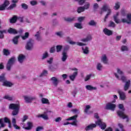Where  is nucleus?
Listing matches in <instances>:
<instances>
[{
  "label": "nucleus",
  "mask_w": 131,
  "mask_h": 131,
  "mask_svg": "<svg viewBox=\"0 0 131 131\" xmlns=\"http://www.w3.org/2000/svg\"><path fill=\"white\" fill-rule=\"evenodd\" d=\"M119 16V13L117 12L116 14L114 15L113 19L114 21H115V23L117 24H119V23H127V24H131V14H129L127 15L126 18H122L121 21L119 18H118V16Z\"/></svg>",
  "instance_id": "f257e3e1"
},
{
  "label": "nucleus",
  "mask_w": 131,
  "mask_h": 131,
  "mask_svg": "<svg viewBox=\"0 0 131 131\" xmlns=\"http://www.w3.org/2000/svg\"><path fill=\"white\" fill-rule=\"evenodd\" d=\"M20 103H11L9 105V108L10 110H13L12 112V115L15 116L19 114L20 111Z\"/></svg>",
  "instance_id": "f03ea898"
},
{
  "label": "nucleus",
  "mask_w": 131,
  "mask_h": 131,
  "mask_svg": "<svg viewBox=\"0 0 131 131\" xmlns=\"http://www.w3.org/2000/svg\"><path fill=\"white\" fill-rule=\"evenodd\" d=\"M107 13L106 14L104 17V22H106V20H107L109 16H110L111 14V9L110 8V6H109V5L107 4L104 5L102 8H101V11L100 12V14H103V12H107Z\"/></svg>",
  "instance_id": "7ed1b4c3"
},
{
  "label": "nucleus",
  "mask_w": 131,
  "mask_h": 131,
  "mask_svg": "<svg viewBox=\"0 0 131 131\" xmlns=\"http://www.w3.org/2000/svg\"><path fill=\"white\" fill-rule=\"evenodd\" d=\"M118 107L119 109H120L122 111H117V114L120 118H122L123 119H125V118H127V116L125 115L124 114V111L125 110L124 109V107L123 106V104H119Z\"/></svg>",
  "instance_id": "20e7f679"
},
{
  "label": "nucleus",
  "mask_w": 131,
  "mask_h": 131,
  "mask_svg": "<svg viewBox=\"0 0 131 131\" xmlns=\"http://www.w3.org/2000/svg\"><path fill=\"white\" fill-rule=\"evenodd\" d=\"M25 48L27 51H32V50H33V48H34V40L29 39L27 42Z\"/></svg>",
  "instance_id": "39448f33"
},
{
  "label": "nucleus",
  "mask_w": 131,
  "mask_h": 131,
  "mask_svg": "<svg viewBox=\"0 0 131 131\" xmlns=\"http://www.w3.org/2000/svg\"><path fill=\"white\" fill-rule=\"evenodd\" d=\"M15 61L16 59L15 57H12L8 60L6 65V69L8 71H11V68H12V67L14 65V63H15Z\"/></svg>",
  "instance_id": "423d86ee"
},
{
  "label": "nucleus",
  "mask_w": 131,
  "mask_h": 131,
  "mask_svg": "<svg viewBox=\"0 0 131 131\" xmlns=\"http://www.w3.org/2000/svg\"><path fill=\"white\" fill-rule=\"evenodd\" d=\"M96 124L99 125L101 129H105L107 127V125L105 122L102 121V120L98 119L97 121L96 122Z\"/></svg>",
  "instance_id": "0eeeda50"
},
{
  "label": "nucleus",
  "mask_w": 131,
  "mask_h": 131,
  "mask_svg": "<svg viewBox=\"0 0 131 131\" xmlns=\"http://www.w3.org/2000/svg\"><path fill=\"white\" fill-rule=\"evenodd\" d=\"M24 98L26 103H31L32 101L36 100L35 96H24Z\"/></svg>",
  "instance_id": "6e6552de"
},
{
  "label": "nucleus",
  "mask_w": 131,
  "mask_h": 131,
  "mask_svg": "<svg viewBox=\"0 0 131 131\" xmlns=\"http://www.w3.org/2000/svg\"><path fill=\"white\" fill-rule=\"evenodd\" d=\"M48 112H52L51 111H47L46 112H44L42 114H39L37 116L38 118H43L44 120H49V116H48Z\"/></svg>",
  "instance_id": "1a4fd4ad"
},
{
  "label": "nucleus",
  "mask_w": 131,
  "mask_h": 131,
  "mask_svg": "<svg viewBox=\"0 0 131 131\" xmlns=\"http://www.w3.org/2000/svg\"><path fill=\"white\" fill-rule=\"evenodd\" d=\"M116 107V105L115 104L110 102L106 104L105 109L106 110H111L112 111H114V110H115Z\"/></svg>",
  "instance_id": "9d476101"
},
{
  "label": "nucleus",
  "mask_w": 131,
  "mask_h": 131,
  "mask_svg": "<svg viewBox=\"0 0 131 131\" xmlns=\"http://www.w3.org/2000/svg\"><path fill=\"white\" fill-rule=\"evenodd\" d=\"M118 94H119L120 99L122 101H124L126 99V95H125V93L123 92V91L121 90H118Z\"/></svg>",
  "instance_id": "9b49d317"
},
{
  "label": "nucleus",
  "mask_w": 131,
  "mask_h": 131,
  "mask_svg": "<svg viewBox=\"0 0 131 131\" xmlns=\"http://www.w3.org/2000/svg\"><path fill=\"white\" fill-rule=\"evenodd\" d=\"M50 80L52 81V84H53L55 88L58 86V84H59V82H60V81L55 77H52Z\"/></svg>",
  "instance_id": "f8f14e48"
},
{
  "label": "nucleus",
  "mask_w": 131,
  "mask_h": 131,
  "mask_svg": "<svg viewBox=\"0 0 131 131\" xmlns=\"http://www.w3.org/2000/svg\"><path fill=\"white\" fill-rule=\"evenodd\" d=\"M9 5H10L9 1L5 0L4 3L0 5V11H4V10H6V8H7Z\"/></svg>",
  "instance_id": "ddd939ff"
},
{
  "label": "nucleus",
  "mask_w": 131,
  "mask_h": 131,
  "mask_svg": "<svg viewBox=\"0 0 131 131\" xmlns=\"http://www.w3.org/2000/svg\"><path fill=\"white\" fill-rule=\"evenodd\" d=\"M17 59L19 63L23 64L24 61L26 60V56L24 54H19Z\"/></svg>",
  "instance_id": "4468645a"
},
{
  "label": "nucleus",
  "mask_w": 131,
  "mask_h": 131,
  "mask_svg": "<svg viewBox=\"0 0 131 131\" xmlns=\"http://www.w3.org/2000/svg\"><path fill=\"white\" fill-rule=\"evenodd\" d=\"M61 60L62 62H66L68 58V52H62Z\"/></svg>",
  "instance_id": "2eb2a0df"
},
{
  "label": "nucleus",
  "mask_w": 131,
  "mask_h": 131,
  "mask_svg": "<svg viewBox=\"0 0 131 131\" xmlns=\"http://www.w3.org/2000/svg\"><path fill=\"white\" fill-rule=\"evenodd\" d=\"M114 74L115 77L117 78V79H119V80H122L123 82H125V81H126V78H125V77H124L123 75L121 76H119L118 74L116 73H114Z\"/></svg>",
  "instance_id": "dca6fc26"
},
{
  "label": "nucleus",
  "mask_w": 131,
  "mask_h": 131,
  "mask_svg": "<svg viewBox=\"0 0 131 131\" xmlns=\"http://www.w3.org/2000/svg\"><path fill=\"white\" fill-rule=\"evenodd\" d=\"M103 32H104L105 35H107L108 36H110V35H112V34H113V32L107 28H104L103 30Z\"/></svg>",
  "instance_id": "f3484780"
},
{
  "label": "nucleus",
  "mask_w": 131,
  "mask_h": 131,
  "mask_svg": "<svg viewBox=\"0 0 131 131\" xmlns=\"http://www.w3.org/2000/svg\"><path fill=\"white\" fill-rule=\"evenodd\" d=\"M27 127H23L25 129L27 130H30L32 128V126H33V124L31 122H28L27 123Z\"/></svg>",
  "instance_id": "a211bd4d"
},
{
  "label": "nucleus",
  "mask_w": 131,
  "mask_h": 131,
  "mask_svg": "<svg viewBox=\"0 0 131 131\" xmlns=\"http://www.w3.org/2000/svg\"><path fill=\"white\" fill-rule=\"evenodd\" d=\"M78 74V71H75L73 73V74L69 76L70 79L72 80V81H74V79L76 78Z\"/></svg>",
  "instance_id": "6ab92c4d"
},
{
  "label": "nucleus",
  "mask_w": 131,
  "mask_h": 131,
  "mask_svg": "<svg viewBox=\"0 0 131 131\" xmlns=\"http://www.w3.org/2000/svg\"><path fill=\"white\" fill-rule=\"evenodd\" d=\"M97 124H91L89 125L85 128V130H91V129H93L95 127H96Z\"/></svg>",
  "instance_id": "aec40b11"
},
{
  "label": "nucleus",
  "mask_w": 131,
  "mask_h": 131,
  "mask_svg": "<svg viewBox=\"0 0 131 131\" xmlns=\"http://www.w3.org/2000/svg\"><path fill=\"white\" fill-rule=\"evenodd\" d=\"M75 19H76V18L75 17H64V20L66 22H69V23H71V22H73V21H75Z\"/></svg>",
  "instance_id": "412c9836"
},
{
  "label": "nucleus",
  "mask_w": 131,
  "mask_h": 131,
  "mask_svg": "<svg viewBox=\"0 0 131 131\" xmlns=\"http://www.w3.org/2000/svg\"><path fill=\"white\" fill-rule=\"evenodd\" d=\"M101 62H102L103 64H108V58L105 54L102 55L101 57Z\"/></svg>",
  "instance_id": "4be33fe9"
},
{
  "label": "nucleus",
  "mask_w": 131,
  "mask_h": 131,
  "mask_svg": "<svg viewBox=\"0 0 131 131\" xmlns=\"http://www.w3.org/2000/svg\"><path fill=\"white\" fill-rule=\"evenodd\" d=\"M69 43H70L71 45H77V46H79V47H82L83 46H86V44L85 43H83L82 42H74L73 41H70L69 42Z\"/></svg>",
  "instance_id": "5701e85b"
},
{
  "label": "nucleus",
  "mask_w": 131,
  "mask_h": 131,
  "mask_svg": "<svg viewBox=\"0 0 131 131\" xmlns=\"http://www.w3.org/2000/svg\"><path fill=\"white\" fill-rule=\"evenodd\" d=\"M3 120L4 121V122H5V123H8V127H9L10 128H12V124L11 123L10 119H9L8 117H5L3 119Z\"/></svg>",
  "instance_id": "b1692460"
},
{
  "label": "nucleus",
  "mask_w": 131,
  "mask_h": 131,
  "mask_svg": "<svg viewBox=\"0 0 131 131\" xmlns=\"http://www.w3.org/2000/svg\"><path fill=\"white\" fill-rule=\"evenodd\" d=\"M7 32L10 33V34H17L18 33V32L16 29H13L12 28H10L8 30Z\"/></svg>",
  "instance_id": "393cba45"
},
{
  "label": "nucleus",
  "mask_w": 131,
  "mask_h": 131,
  "mask_svg": "<svg viewBox=\"0 0 131 131\" xmlns=\"http://www.w3.org/2000/svg\"><path fill=\"white\" fill-rule=\"evenodd\" d=\"M85 89L88 91H96L97 87H94L91 85H87L85 86Z\"/></svg>",
  "instance_id": "a878e982"
},
{
  "label": "nucleus",
  "mask_w": 131,
  "mask_h": 131,
  "mask_svg": "<svg viewBox=\"0 0 131 131\" xmlns=\"http://www.w3.org/2000/svg\"><path fill=\"white\" fill-rule=\"evenodd\" d=\"M82 50L83 54L85 55H88V54L90 53V50H89V47H82Z\"/></svg>",
  "instance_id": "bb28decb"
},
{
  "label": "nucleus",
  "mask_w": 131,
  "mask_h": 131,
  "mask_svg": "<svg viewBox=\"0 0 131 131\" xmlns=\"http://www.w3.org/2000/svg\"><path fill=\"white\" fill-rule=\"evenodd\" d=\"M18 19V16L17 15H13V17L10 19V23H16Z\"/></svg>",
  "instance_id": "cd10ccee"
},
{
  "label": "nucleus",
  "mask_w": 131,
  "mask_h": 131,
  "mask_svg": "<svg viewBox=\"0 0 131 131\" xmlns=\"http://www.w3.org/2000/svg\"><path fill=\"white\" fill-rule=\"evenodd\" d=\"M96 69L98 71H102L103 70V64L100 62H98L96 64Z\"/></svg>",
  "instance_id": "c85d7f7f"
},
{
  "label": "nucleus",
  "mask_w": 131,
  "mask_h": 131,
  "mask_svg": "<svg viewBox=\"0 0 131 131\" xmlns=\"http://www.w3.org/2000/svg\"><path fill=\"white\" fill-rule=\"evenodd\" d=\"M129 85H130V80H129L127 82H126L124 86V90L125 91H127V90H128V89L129 88Z\"/></svg>",
  "instance_id": "c756f323"
},
{
  "label": "nucleus",
  "mask_w": 131,
  "mask_h": 131,
  "mask_svg": "<svg viewBox=\"0 0 131 131\" xmlns=\"http://www.w3.org/2000/svg\"><path fill=\"white\" fill-rule=\"evenodd\" d=\"M92 36L89 35L87 36V37L84 39H82L81 41H83V42H86L88 41H90V40H92Z\"/></svg>",
  "instance_id": "7c9ffc66"
},
{
  "label": "nucleus",
  "mask_w": 131,
  "mask_h": 131,
  "mask_svg": "<svg viewBox=\"0 0 131 131\" xmlns=\"http://www.w3.org/2000/svg\"><path fill=\"white\" fill-rule=\"evenodd\" d=\"M19 37L20 36H16L15 37H14L12 39V42H13L14 45H17L19 42Z\"/></svg>",
  "instance_id": "2f4dec72"
},
{
  "label": "nucleus",
  "mask_w": 131,
  "mask_h": 131,
  "mask_svg": "<svg viewBox=\"0 0 131 131\" xmlns=\"http://www.w3.org/2000/svg\"><path fill=\"white\" fill-rule=\"evenodd\" d=\"M4 33H8L7 30H3L0 32V39H4L5 38V35Z\"/></svg>",
  "instance_id": "473e14b6"
},
{
  "label": "nucleus",
  "mask_w": 131,
  "mask_h": 131,
  "mask_svg": "<svg viewBox=\"0 0 131 131\" xmlns=\"http://www.w3.org/2000/svg\"><path fill=\"white\" fill-rule=\"evenodd\" d=\"M3 85H4V86H8L10 88L11 86H12V85H13V84L6 80L5 81L3 82Z\"/></svg>",
  "instance_id": "72a5a7b5"
},
{
  "label": "nucleus",
  "mask_w": 131,
  "mask_h": 131,
  "mask_svg": "<svg viewBox=\"0 0 131 131\" xmlns=\"http://www.w3.org/2000/svg\"><path fill=\"white\" fill-rule=\"evenodd\" d=\"M94 76H95V75L93 74H90L89 75H88L87 76H86V77L84 78V81H88L90 80V79H91V78Z\"/></svg>",
  "instance_id": "f704fd0d"
},
{
  "label": "nucleus",
  "mask_w": 131,
  "mask_h": 131,
  "mask_svg": "<svg viewBox=\"0 0 131 131\" xmlns=\"http://www.w3.org/2000/svg\"><path fill=\"white\" fill-rule=\"evenodd\" d=\"M35 37H36V39L38 41H40L41 40V37L40 36V32H37L35 35Z\"/></svg>",
  "instance_id": "c9c22d12"
},
{
  "label": "nucleus",
  "mask_w": 131,
  "mask_h": 131,
  "mask_svg": "<svg viewBox=\"0 0 131 131\" xmlns=\"http://www.w3.org/2000/svg\"><path fill=\"white\" fill-rule=\"evenodd\" d=\"M41 102L42 104H50V101H49V99L45 98H42L41 99Z\"/></svg>",
  "instance_id": "e433bc0d"
},
{
  "label": "nucleus",
  "mask_w": 131,
  "mask_h": 131,
  "mask_svg": "<svg viewBox=\"0 0 131 131\" xmlns=\"http://www.w3.org/2000/svg\"><path fill=\"white\" fill-rule=\"evenodd\" d=\"M49 57V53L48 52H45L44 53L42 54V57H41V60H45L47 59V58H48Z\"/></svg>",
  "instance_id": "4c0bfd02"
},
{
  "label": "nucleus",
  "mask_w": 131,
  "mask_h": 131,
  "mask_svg": "<svg viewBox=\"0 0 131 131\" xmlns=\"http://www.w3.org/2000/svg\"><path fill=\"white\" fill-rule=\"evenodd\" d=\"M7 80L6 77L5 76V74H2L0 75V82H4Z\"/></svg>",
  "instance_id": "58836bf2"
},
{
  "label": "nucleus",
  "mask_w": 131,
  "mask_h": 131,
  "mask_svg": "<svg viewBox=\"0 0 131 131\" xmlns=\"http://www.w3.org/2000/svg\"><path fill=\"white\" fill-rule=\"evenodd\" d=\"M120 8V2H116L115 4V6L114 7V10H119Z\"/></svg>",
  "instance_id": "ea45409f"
},
{
  "label": "nucleus",
  "mask_w": 131,
  "mask_h": 131,
  "mask_svg": "<svg viewBox=\"0 0 131 131\" xmlns=\"http://www.w3.org/2000/svg\"><path fill=\"white\" fill-rule=\"evenodd\" d=\"M29 37V33L26 32L25 33L24 36H21V38L23 39V40H25V39H27Z\"/></svg>",
  "instance_id": "a19ab883"
},
{
  "label": "nucleus",
  "mask_w": 131,
  "mask_h": 131,
  "mask_svg": "<svg viewBox=\"0 0 131 131\" xmlns=\"http://www.w3.org/2000/svg\"><path fill=\"white\" fill-rule=\"evenodd\" d=\"M77 117H78V115H76L75 116H73L72 117H71L67 119V120H68V121H69V120H74V121H75V120H77L76 118H77Z\"/></svg>",
  "instance_id": "79ce46f5"
},
{
  "label": "nucleus",
  "mask_w": 131,
  "mask_h": 131,
  "mask_svg": "<svg viewBox=\"0 0 131 131\" xmlns=\"http://www.w3.org/2000/svg\"><path fill=\"white\" fill-rule=\"evenodd\" d=\"M88 24L90 25V26H96L97 23L95 21V20H92L89 21Z\"/></svg>",
  "instance_id": "37998d69"
},
{
  "label": "nucleus",
  "mask_w": 131,
  "mask_h": 131,
  "mask_svg": "<svg viewBox=\"0 0 131 131\" xmlns=\"http://www.w3.org/2000/svg\"><path fill=\"white\" fill-rule=\"evenodd\" d=\"M84 9L83 6L79 7L77 9V12L78 14H80V13H82V12H84Z\"/></svg>",
  "instance_id": "c03bdc74"
},
{
  "label": "nucleus",
  "mask_w": 131,
  "mask_h": 131,
  "mask_svg": "<svg viewBox=\"0 0 131 131\" xmlns=\"http://www.w3.org/2000/svg\"><path fill=\"white\" fill-rule=\"evenodd\" d=\"M47 74H48V71L44 70L39 76V77H43V76H46Z\"/></svg>",
  "instance_id": "a18cd8bd"
},
{
  "label": "nucleus",
  "mask_w": 131,
  "mask_h": 131,
  "mask_svg": "<svg viewBox=\"0 0 131 131\" xmlns=\"http://www.w3.org/2000/svg\"><path fill=\"white\" fill-rule=\"evenodd\" d=\"M75 27L78 28V29H82V26L81 25V23H77L75 24L74 25Z\"/></svg>",
  "instance_id": "49530a36"
},
{
  "label": "nucleus",
  "mask_w": 131,
  "mask_h": 131,
  "mask_svg": "<svg viewBox=\"0 0 131 131\" xmlns=\"http://www.w3.org/2000/svg\"><path fill=\"white\" fill-rule=\"evenodd\" d=\"M91 108V105H86L84 110V112L86 114H88L89 112V110H90Z\"/></svg>",
  "instance_id": "de8ad7c7"
},
{
  "label": "nucleus",
  "mask_w": 131,
  "mask_h": 131,
  "mask_svg": "<svg viewBox=\"0 0 131 131\" xmlns=\"http://www.w3.org/2000/svg\"><path fill=\"white\" fill-rule=\"evenodd\" d=\"M121 50L122 52H125L128 51V47L126 46H122L121 47Z\"/></svg>",
  "instance_id": "09e8293b"
},
{
  "label": "nucleus",
  "mask_w": 131,
  "mask_h": 131,
  "mask_svg": "<svg viewBox=\"0 0 131 131\" xmlns=\"http://www.w3.org/2000/svg\"><path fill=\"white\" fill-rule=\"evenodd\" d=\"M70 49V46L69 45H66L64 47L63 50L62 52H64L65 53H68V50Z\"/></svg>",
  "instance_id": "8fccbe9b"
},
{
  "label": "nucleus",
  "mask_w": 131,
  "mask_h": 131,
  "mask_svg": "<svg viewBox=\"0 0 131 131\" xmlns=\"http://www.w3.org/2000/svg\"><path fill=\"white\" fill-rule=\"evenodd\" d=\"M4 119L3 118H1L0 119V128H4L5 127V126H6V124H5V123H4Z\"/></svg>",
  "instance_id": "3c124183"
},
{
  "label": "nucleus",
  "mask_w": 131,
  "mask_h": 131,
  "mask_svg": "<svg viewBox=\"0 0 131 131\" xmlns=\"http://www.w3.org/2000/svg\"><path fill=\"white\" fill-rule=\"evenodd\" d=\"M90 6H91V4H90V3H86V4H85L84 5V6H83V8L84 10H89V9H90Z\"/></svg>",
  "instance_id": "603ef678"
},
{
  "label": "nucleus",
  "mask_w": 131,
  "mask_h": 131,
  "mask_svg": "<svg viewBox=\"0 0 131 131\" xmlns=\"http://www.w3.org/2000/svg\"><path fill=\"white\" fill-rule=\"evenodd\" d=\"M63 48V47L61 45H57L56 46V52L57 53H59V52H61V51L62 50V48Z\"/></svg>",
  "instance_id": "864d4df0"
},
{
  "label": "nucleus",
  "mask_w": 131,
  "mask_h": 131,
  "mask_svg": "<svg viewBox=\"0 0 131 131\" xmlns=\"http://www.w3.org/2000/svg\"><path fill=\"white\" fill-rule=\"evenodd\" d=\"M117 73L118 74V75L119 76H122V75H123V72H122V71H121V70H120V69H117Z\"/></svg>",
  "instance_id": "5fc2aeb1"
},
{
  "label": "nucleus",
  "mask_w": 131,
  "mask_h": 131,
  "mask_svg": "<svg viewBox=\"0 0 131 131\" xmlns=\"http://www.w3.org/2000/svg\"><path fill=\"white\" fill-rule=\"evenodd\" d=\"M4 99H6V100H8V101H13V97L9 96V95H5L4 97Z\"/></svg>",
  "instance_id": "6e6d98bb"
},
{
  "label": "nucleus",
  "mask_w": 131,
  "mask_h": 131,
  "mask_svg": "<svg viewBox=\"0 0 131 131\" xmlns=\"http://www.w3.org/2000/svg\"><path fill=\"white\" fill-rule=\"evenodd\" d=\"M116 26V25H115V23L112 21H110V24L108 25V27H112L113 28H114Z\"/></svg>",
  "instance_id": "4d7b16f0"
},
{
  "label": "nucleus",
  "mask_w": 131,
  "mask_h": 131,
  "mask_svg": "<svg viewBox=\"0 0 131 131\" xmlns=\"http://www.w3.org/2000/svg\"><path fill=\"white\" fill-rule=\"evenodd\" d=\"M85 19V17L84 16H81V17H79L78 18V22H79L80 23H81V22H82V21H84V20Z\"/></svg>",
  "instance_id": "13d9d810"
},
{
  "label": "nucleus",
  "mask_w": 131,
  "mask_h": 131,
  "mask_svg": "<svg viewBox=\"0 0 131 131\" xmlns=\"http://www.w3.org/2000/svg\"><path fill=\"white\" fill-rule=\"evenodd\" d=\"M3 53L5 56H9L10 55V52L7 49H4Z\"/></svg>",
  "instance_id": "bf43d9fd"
},
{
  "label": "nucleus",
  "mask_w": 131,
  "mask_h": 131,
  "mask_svg": "<svg viewBox=\"0 0 131 131\" xmlns=\"http://www.w3.org/2000/svg\"><path fill=\"white\" fill-rule=\"evenodd\" d=\"M21 8L24 10H27V9H28V5H26L25 3H23L21 4Z\"/></svg>",
  "instance_id": "052dcab7"
},
{
  "label": "nucleus",
  "mask_w": 131,
  "mask_h": 131,
  "mask_svg": "<svg viewBox=\"0 0 131 131\" xmlns=\"http://www.w3.org/2000/svg\"><path fill=\"white\" fill-rule=\"evenodd\" d=\"M56 34L57 36H59V37H63V35H64L62 32H57L56 33Z\"/></svg>",
  "instance_id": "680f3d73"
},
{
  "label": "nucleus",
  "mask_w": 131,
  "mask_h": 131,
  "mask_svg": "<svg viewBox=\"0 0 131 131\" xmlns=\"http://www.w3.org/2000/svg\"><path fill=\"white\" fill-rule=\"evenodd\" d=\"M30 4L31 6H36L37 5V1L35 0H33L30 2Z\"/></svg>",
  "instance_id": "e2e57ef3"
},
{
  "label": "nucleus",
  "mask_w": 131,
  "mask_h": 131,
  "mask_svg": "<svg viewBox=\"0 0 131 131\" xmlns=\"http://www.w3.org/2000/svg\"><path fill=\"white\" fill-rule=\"evenodd\" d=\"M58 24V21H57V19H55L52 20V25L53 26H56V25H57Z\"/></svg>",
  "instance_id": "0e129e2a"
},
{
  "label": "nucleus",
  "mask_w": 131,
  "mask_h": 131,
  "mask_svg": "<svg viewBox=\"0 0 131 131\" xmlns=\"http://www.w3.org/2000/svg\"><path fill=\"white\" fill-rule=\"evenodd\" d=\"M85 3V0H79L78 4L79 5H80V6H82V5H83V4H84Z\"/></svg>",
  "instance_id": "69168bd1"
},
{
  "label": "nucleus",
  "mask_w": 131,
  "mask_h": 131,
  "mask_svg": "<svg viewBox=\"0 0 131 131\" xmlns=\"http://www.w3.org/2000/svg\"><path fill=\"white\" fill-rule=\"evenodd\" d=\"M16 4H13L9 6V9H10V10H12L14 9V8H16Z\"/></svg>",
  "instance_id": "338daca9"
},
{
  "label": "nucleus",
  "mask_w": 131,
  "mask_h": 131,
  "mask_svg": "<svg viewBox=\"0 0 131 131\" xmlns=\"http://www.w3.org/2000/svg\"><path fill=\"white\" fill-rule=\"evenodd\" d=\"M72 125H75V126H77V120H75L72 123H70Z\"/></svg>",
  "instance_id": "774afa93"
}]
</instances>
